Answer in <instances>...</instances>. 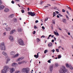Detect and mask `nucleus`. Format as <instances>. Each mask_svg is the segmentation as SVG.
Listing matches in <instances>:
<instances>
[{"instance_id": "10", "label": "nucleus", "mask_w": 73, "mask_h": 73, "mask_svg": "<svg viewBox=\"0 0 73 73\" xmlns=\"http://www.w3.org/2000/svg\"><path fill=\"white\" fill-rule=\"evenodd\" d=\"M24 57H21V58H18L17 60V61H19L20 60H22L24 59Z\"/></svg>"}, {"instance_id": "8", "label": "nucleus", "mask_w": 73, "mask_h": 73, "mask_svg": "<svg viewBox=\"0 0 73 73\" xmlns=\"http://www.w3.org/2000/svg\"><path fill=\"white\" fill-rule=\"evenodd\" d=\"M53 65H51L50 66V72H52L53 70Z\"/></svg>"}, {"instance_id": "4", "label": "nucleus", "mask_w": 73, "mask_h": 73, "mask_svg": "<svg viewBox=\"0 0 73 73\" xmlns=\"http://www.w3.org/2000/svg\"><path fill=\"white\" fill-rule=\"evenodd\" d=\"M18 42L19 44L21 46H23L24 45V41L22 39H19L18 40Z\"/></svg>"}, {"instance_id": "36", "label": "nucleus", "mask_w": 73, "mask_h": 73, "mask_svg": "<svg viewBox=\"0 0 73 73\" xmlns=\"http://www.w3.org/2000/svg\"><path fill=\"white\" fill-rule=\"evenodd\" d=\"M21 11L22 13H24V12H25L24 10H21Z\"/></svg>"}, {"instance_id": "31", "label": "nucleus", "mask_w": 73, "mask_h": 73, "mask_svg": "<svg viewBox=\"0 0 73 73\" xmlns=\"http://www.w3.org/2000/svg\"><path fill=\"white\" fill-rule=\"evenodd\" d=\"M54 9L55 10H58V9H57V7H54Z\"/></svg>"}, {"instance_id": "42", "label": "nucleus", "mask_w": 73, "mask_h": 73, "mask_svg": "<svg viewBox=\"0 0 73 73\" xmlns=\"http://www.w3.org/2000/svg\"><path fill=\"white\" fill-rule=\"evenodd\" d=\"M51 51L53 53H54V52L55 51V50L54 49H53L52 50H51Z\"/></svg>"}, {"instance_id": "19", "label": "nucleus", "mask_w": 73, "mask_h": 73, "mask_svg": "<svg viewBox=\"0 0 73 73\" xmlns=\"http://www.w3.org/2000/svg\"><path fill=\"white\" fill-rule=\"evenodd\" d=\"M53 44L52 43L50 42V43L49 44H48V46L49 47H51V46H52V45Z\"/></svg>"}, {"instance_id": "9", "label": "nucleus", "mask_w": 73, "mask_h": 73, "mask_svg": "<svg viewBox=\"0 0 73 73\" xmlns=\"http://www.w3.org/2000/svg\"><path fill=\"white\" fill-rule=\"evenodd\" d=\"M13 72H15V69H14V68H12L11 69L10 72V73H13Z\"/></svg>"}, {"instance_id": "15", "label": "nucleus", "mask_w": 73, "mask_h": 73, "mask_svg": "<svg viewBox=\"0 0 73 73\" xmlns=\"http://www.w3.org/2000/svg\"><path fill=\"white\" fill-rule=\"evenodd\" d=\"M16 32V30H13L10 32V34L12 35L13 33L14 32Z\"/></svg>"}, {"instance_id": "16", "label": "nucleus", "mask_w": 73, "mask_h": 73, "mask_svg": "<svg viewBox=\"0 0 73 73\" xmlns=\"http://www.w3.org/2000/svg\"><path fill=\"white\" fill-rule=\"evenodd\" d=\"M5 7V6L3 5L1 6H0V10H2V9H3Z\"/></svg>"}, {"instance_id": "37", "label": "nucleus", "mask_w": 73, "mask_h": 73, "mask_svg": "<svg viewBox=\"0 0 73 73\" xmlns=\"http://www.w3.org/2000/svg\"><path fill=\"white\" fill-rule=\"evenodd\" d=\"M15 73H20V71H17L15 72Z\"/></svg>"}, {"instance_id": "61", "label": "nucleus", "mask_w": 73, "mask_h": 73, "mask_svg": "<svg viewBox=\"0 0 73 73\" xmlns=\"http://www.w3.org/2000/svg\"><path fill=\"white\" fill-rule=\"evenodd\" d=\"M27 11H29V8H27Z\"/></svg>"}, {"instance_id": "11", "label": "nucleus", "mask_w": 73, "mask_h": 73, "mask_svg": "<svg viewBox=\"0 0 73 73\" xmlns=\"http://www.w3.org/2000/svg\"><path fill=\"white\" fill-rule=\"evenodd\" d=\"M19 54H17L15 56H12V58H16V57H17L19 56Z\"/></svg>"}, {"instance_id": "32", "label": "nucleus", "mask_w": 73, "mask_h": 73, "mask_svg": "<svg viewBox=\"0 0 73 73\" xmlns=\"http://www.w3.org/2000/svg\"><path fill=\"white\" fill-rule=\"evenodd\" d=\"M53 15V17H54V16H56V14L54 12Z\"/></svg>"}, {"instance_id": "52", "label": "nucleus", "mask_w": 73, "mask_h": 73, "mask_svg": "<svg viewBox=\"0 0 73 73\" xmlns=\"http://www.w3.org/2000/svg\"><path fill=\"white\" fill-rule=\"evenodd\" d=\"M66 12H67V13L68 14V15H70L69 13V12H68V11H67Z\"/></svg>"}, {"instance_id": "49", "label": "nucleus", "mask_w": 73, "mask_h": 73, "mask_svg": "<svg viewBox=\"0 0 73 73\" xmlns=\"http://www.w3.org/2000/svg\"><path fill=\"white\" fill-rule=\"evenodd\" d=\"M11 3L12 4H14V3H15V2L13 1H12Z\"/></svg>"}, {"instance_id": "30", "label": "nucleus", "mask_w": 73, "mask_h": 73, "mask_svg": "<svg viewBox=\"0 0 73 73\" xmlns=\"http://www.w3.org/2000/svg\"><path fill=\"white\" fill-rule=\"evenodd\" d=\"M27 62L25 60H23L22 61V63L23 64V63H27Z\"/></svg>"}, {"instance_id": "58", "label": "nucleus", "mask_w": 73, "mask_h": 73, "mask_svg": "<svg viewBox=\"0 0 73 73\" xmlns=\"http://www.w3.org/2000/svg\"><path fill=\"white\" fill-rule=\"evenodd\" d=\"M55 12L56 13H59V12L58 11H56Z\"/></svg>"}, {"instance_id": "46", "label": "nucleus", "mask_w": 73, "mask_h": 73, "mask_svg": "<svg viewBox=\"0 0 73 73\" xmlns=\"http://www.w3.org/2000/svg\"><path fill=\"white\" fill-rule=\"evenodd\" d=\"M33 35H35V34L36 33V31H34L33 32Z\"/></svg>"}, {"instance_id": "20", "label": "nucleus", "mask_w": 73, "mask_h": 73, "mask_svg": "<svg viewBox=\"0 0 73 73\" xmlns=\"http://www.w3.org/2000/svg\"><path fill=\"white\" fill-rule=\"evenodd\" d=\"M14 16H15V15L13 14H11L9 16V17H11V18L13 17Z\"/></svg>"}, {"instance_id": "38", "label": "nucleus", "mask_w": 73, "mask_h": 73, "mask_svg": "<svg viewBox=\"0 0 73 73\" xmlns=\"http://www.w3.org/2000/svg\"><path fill=\"white\" fill-rule=\"evenodd\" d=\"M18 64H23V61H21V62H18Z\"/></svg>"}, {"instance_id": "59", "label": "nucleus", "mask_w": 73, "mask_h": 73, "mask_svg": "<svg viewBox=\"0 0 73 73\" xmlns=\"http://www.w3.org/2000/svg\"><path fill=\"white\" fill-rule=\"evenodd\" d=\"M56 17L57 18H59V17H60L58 15H57Z\"/></svg>"}, {"instance_id": "35", "label": "nucleus", "mask_w": 73, "mask_h": 73, "mask_svg": "<svg viewBox=\"0 0 73 73\" xmlns=\"http://www.w3.org/2000/svg\"><path fill=\"white\" fill-rule=\"evenodd\" d=\"M2 1L1 0H0V5H2Z\"/></svg>"}, {"instance_id": "25", "label": "nucleus", "mask_w": 73, "mask_h": 73, "mask_svg": "<svg viewBox=\"0 0 73 73\" xmlns=\"http://www.w3.org/2000/svg\"><path fill=\"white\" fill-rule=\"evenodd\" d=\"M2 54H3L5 56H6V55H7V54H6L5 52L4 51H3L2 52Z\"/></svg>"}, {"instance_id": "56", "label": "nucleus", "mask_w": 73, "mask_h": 73, "mask_svg": "<svg viewBox=\"0 0 73 73\" xmlns=\"http://www.w3.org/2000/svg\"><path fill=\"white\" fill-rule=\"evenodd\" d=\"M43 3H44V2H42V1H41V3H40V4L41 5H42V4Z\"/></svg>"}, {"instance_id": "60", "label": "nucleus", "mask_w": 73, "mask_h": 73, "mask_svg": "<svg viewBox=\"0 0 73 73\" xmlns=\"http://www.w3.org/2000/svg\"><path fill=\"white\" fill-rule=\"evenodd\" d=\"M43 37L44 38H45V36H44V35H43V36H42L41 38H42Z\"/></svg>"}, {"instance_id": "62", "label": "nucleus", "mask_w": 73, "mask_h": 73, "mask_svg": "<svg viewBox=\"0 0 73 73\" xmlns=\"http://www.w3.org/2000/svg\"><path fill=\"white\" fill-rule=\"evenodd\" d=\"M58 29L60 31H62V29H61V28H59Z\"/></svg>"}, {"instance_id": "3", "label": "nucleus", "mask_w": 73, "mask_h": 73, "mask_svg": "<svg viewBox=\"0 0 73 73\" xmlns=\"http://www.w3.org/2000/svg\"><path fill=\"white\" fill-rule=\"evenodd\" d=\"M8 69V66H5L4 67V69L2 70L1 72L2 73H7V72Z\"/></svg>"}, {"instance_id": "51", "label": "nucleus", "mask_w": 73, "mask_h": 73, "mask_svg": "<svg viewBox=\"0 0 73 73\" xmlns=\"http://www.w3.org/2000/svg\"><path fill=\"white\" fill-rule=\"evenodd\" d=\"M56 52H59V50H58V49H56Z\"/></svg>"}, {"instance_id": "26", "label": "nucleus", "mask_w": 73, "mask_h": 73, "mask_svg": "<svg viewBox=\"0 0 73 73\" xmlns=\"http://www.w3.org/2000/svg\"><path fill=\"white\" fill-rule=\"evenodd\" d=\"M10 59H8L7 60V61L6 62V64H7L8 63V62H9L10 61Z\"/></svg>"}, {"instance_id": "34", "label": "nucleus", "mask_w": 73, "mask_h": 73, "mask_svg": "<svg viewBox=\"0 0 73 73\" xmlns=\"http://www.w3.org/2000/svg\"><path fill=\"white\" fill-rule=\"evenodd\" d=\"M61 57V56L60 55H59L58 56V58H60Z\"/></svg>"}, {"instance_id": "24", "label": "nucleus", "mask_w": 73, "mask_h": 73, "mask_svg": "<svg viewBox=\"0 0 73 73\" xmlns=\"http://www.w3.org/2000/svg\"><path fill=\"white\" fill-rule=\"evenodd\" d=\"M59 66V65H58V63H55V67H57V66Z\"/></svg>"}, {"instance_id": "6", "label": "nucleus", "mask_w": 73, "mask_h": 73, "mask_svg": "<svg viewBox=\"0 0 73 73\" xmlns=\"http://www.w3.org/2000/svg\"><path fill=\"white\" fill-rule=\"evenodd\" d=\"M28 13L29 14V15H31V16L33 17L36 15V13H35V12H28Z\"/></svg>"}, {"instance_id": "14", "label": "nucleus", "mask_w": 73, "mask_h": 73, "mask_svg": "<svg viewBox=\"0 0 73 73\" xmlns=\"http://www.w3.org/2000/svg\"><path fill=\"white\" fill-rule=\"evenodd\" d=\"M22 31H23V30L21 28L18 29V32H21Z\"/></svg>"}, {"instance_id": "53", "label": "nucleus", "mask_w": 73, "mask_h": 73, "mask_svg": "<svg viewBox=\"0 0 73 73\" xmlns=\"http://www.w3.org/2000/svg\"><path fill=\"white\" fill-rule=\"evenodd\" d=\"M42 29H45V28L44 27V26L42 27Z\"/></svg>"}, {"instance_id": "2", "label": "nucleus", "mask_w": 73, "mask_h": 73, "mask_svg": "<svg viewBox=\"0 0 73 73\" xmlns=\"http://www.w3.org/2000/svg\"><path fill=\"white\" fill-rule=\"evenodd\" d=\"M29 71H30V69L28 67L23 68L22 70V72L23 73H29Z\"/></svg>"}, {"instance_id": "13", "label": "nucleus", "mask_w": 73, "mask_h": 73, "mask_svg": "<svg viewBox=\"0 0 73 73\" xmlns=\"http://www.w3.org/2000/svg\"><path fill=\"white\" fill-rule=\"evenodd\" d=\"M9 10L8 9L6 8H5L4 9V12H9Z\"/></svg>"}, {"instance_id": "41", "label": "nucleus", "mask_w": 73, "mask_h": 73, "mask_svg": "<svg viewBox=\"0 0 73 73\" xmlns=\"http://www.w3.org/2000/svg\"><path fill=\"white\" fill-rule=\"evenodd\" d=\"M67 7L68 8V9H69L70 10H71V11H72V9L70 7H69L67 6Z\"/></svg>"}, {"instance_id": "39", "label": "nucleus", "mask_w": 73, "mask_h": 73, "mask_svg": "<svg viewBox=\"0 0 73 73\" xmlns=\"http://www.w3.org/2000/svg\"><path fill=\"white\" fill-rule=\"evenodd\" d=\"M14 21L15 23L17 22V19H14Z\"/></svg>"}, {"instance_id": "27", "label": "nucleus", "mask_w": 73, "mask_h": 73, "mask_svg": "<svg viewBox=\"0 0 73 73\" xmlns=\"http://www.w3.org/2000/svg\"><path fill=\"white\" fill-rule=\"evenodd\" d=\"M66 17L67 19L68 20H69V17H68V16L67 15H66Z\"/></svg>"}, {"instance_id": "22", "label": "nucleus", "mask_w": 73, "mask_h": 73, "mask_svg": "<svg viewBox=\"0 0 73 73\" xmlns=\"http://www.w3.org/2000/svg\"><path fill=\"white\" fill-rule=\"evenodd\" d=\"M63 23H66V19H64L63 20Z\"/></svg>"}, {"instance_id": "54", "label": "nucleus", "mask_w": 73, "mask_h": 73, "mask_svg": "<svg viewBox=\"0 0 73 73\" xmlns=\"http://www.w3.org/2000/svg\"><path fill=\"white\" fill-rule=\"evenodd\" d=\"M52 42H54V39H52V41H51Z\"/></svg>"}, {"instance_id": "50", "label": "nucleus", "mask_w": 73, "mask_h": 73, "mask_svg": "<svg viewBox=\"0 0 73 73\" xmlns=\"http://www.w3.org/2000/svg\"><path fill=\"white\" fill-rule=\"evenodd\" d=\"M38 23V20H36L35 21V23Z\"/></svg>"}, {"instance_id": "5", "label": "nucleus", "mask_w": 73, "mask_h": 73, "mask_svg": "<svg viewBox=\"0 0 73 73\" xmlns=\"http://www.w3.org/2000/svg\"><path fill=\"white\" fill-rule=\"evenodd\" d=\"M0 48L1 49V50H5L6 48H5V46H4V43L3 42L1 44Z\"/></svg>"}, {"instance_id": "28", "label": "nucleus", "mask_w": 73, "mask_h": 73, "mask_svg": "<svg viewBox=\"0 0 73 73\" xmlns=\"http://www.w3.org/2000/svg\"><path fill=\"white\" fill-rule=\"evenodd\" d=\"M37 42H40V40L39 38H36Z\"/></svg>"}, {"instance_id": "40", "label": "nucleus", "mask_w": 73, "mask_h": 73, "mask_svg": "<svg viewBox=\"0 0 73 73\" xmlns=\"http://www.w3.org/2000/svg\"><path fill=\"white\" fill-rule=\"evenodd\" d=\"M34 57H35L36 58H38V56L36 55H34Z\"/></svg>"}, {"instance_id": "63", "label": "nucleus", "mask_w": 73, "mask_h": 73, "mask_svg": "<svg viewBox=\"0 0 73 73\" xmlns=\"http://www.w3.org/2000/svg\"><path fill=\"white\" fill-rule=\"evenodd\" d=\"M48 36L50 37H51L52 36V35H50Z\"/></svg>"}, {"instance_id": "45", "label": "nucleus", "mask_w": 73, "mask_h": 73, "mask_svg": "<svg viewBox=\"0 0 73 73\" xmlns=\"http://www.w3.org/2000/svg\"><path fill=\"white\" fill-rule=\"evenodd\" d=\"M46 7H49V6H44V9H45V8H46Z\"/></svg>"}, {"instance_id": "23", "label": "nucleus", "mask_w": 73, "mask_h": 73, "mask_svg": "<svg viewBox=\"0 0 73 73\" xmlns=\"http://www.w3.org/2000/svg\"><path fill=\"white\" fill-rule=\"evenodd\" d=\"M69 68L70 69H71V70H73V68L72 67V66H71V65L70 64V65H69Z\"/></svg>"}, {"instance_id": "44", "label": "nucleus", "mask_w": 73, "mask_h": 73, "mask_svg": "<svg viewBox=\"0 0 73 73\" xmlns=\"http://www.w3.org/2000/svg\"><path fill=\"white\" fill-rule=\"evenodd\" d=\"M48 19V18H46L45 19V21H47Z\"/></svg>"}, {"instance_id": "43", "label": "nucleus", "mask_w": 73, "mask_h": 73, "mask_svg": "<svg viewBox=\"0 0 73 73\" xmlns=\"http://www.w3.org/2000/svg\"><path fill=\"white\" fill-rule=\"evenodd\" d=\"M46 52H48V50H46L44 51V53H46Z\"/></svg>"}, {"instance_id": "1", "label": "nucleus", "mask_w": 73, "mask_h": 73, "mask_svg": "<svg viewBox=\"0 0 73 73\" xmlns=\"http://www.w3.org/2000/svg\"><path fill=\"white\" fill-rule=\"evenodd\" d=\"M67 70L66 69L65 67L64 66H62V68L60 69L59 70L60 73H66Z\"/></svg>"}, {"instance_id": "18", "label": "nucleus", "mask_w": 73, "mask_h": 73, "mask_svg": "<svg viewBox=\"0 0 73 73\" xmlns=\"http://www.w3.org/2000/svg\"><path fill=\"white\" fill-rule=\"evenodd\" d=\"M5 29H6V31H11V28H10L9 27H7L6 28H5Z\"/></svg>"}, {"instance_id": "57", "label": "nucleus", "mask_w": 73, "mask_h": 73, "mask_svg": "<svg viewBox=\"0 0 73 73\" xmlns=\"http://www.w3.org/2000/svg\"><path fill=\"white\" fill-rule=\"evenodd\" d=\"M54 40L55 41H56V38L55 37H54Z\"/></svg>"}, {"instance_id": "12", "label": "nucleus", "mask_w": 73, "mask_h": 73, "mask_svg": "<svg viewBox=\"0 0 73 73\" xmlns=\"http://www.w3.org/2000/svg\"><path fill=\"white\" fill-rule=\"evenodd\" d=\"M18 64L17 63H13L12 64V66H16Z\"/></svg>"}, {"instance_id": "21", "label": "nucleus", "mask_w": 73, "mask_h": 73, "mask_svg": "<svg viewBox=\"0 0 73 73\" xmlns=\"http://www.w3.org/2000/svg\"><path fill=\"white\" fill-rule=\"evenodd\" d=\"M54 33L55 35H56V36H59V34H58V33H56V32L54 31Z\"/></svg>"}, {"instance_id": "7", "label": "nucleus", "mask_w": 73, "mask_h": 73, "mask_svg": "<svg viewBox=\"0 0 73 73\" xmlns=\"http://www.w3.org/2000/svg\"><path fill=\"white\" fill-rule=\"evenodd\" d=\"M9 38L10 40L11 41V42H13L14 41V39H13V36H9Z\"/></svg>"}, {"instance_id": "33", "label": "nucleus", "mask_w": 73, "mask_h": 73, "mask_svg": "<svg viewBox=\"0 0 73 73\" xmlns=\"http://www.w3.org/2000/svg\"><path fill=\"white\" fill-rule=\"evenodd\" d=\"M50 60H51V59H50V60H48L47 61L48 62V63H50H50H51V62H50Z\"/></svg>"}, {"instance_id": "29", "label": "nucleus", "mask_w": 73, "mask_h": 73, "mask_svg": "<svg viewBox=\"0 0 73 73\" xmlns=\"http://www.w3.org/2000/svg\"><path fill=\"white\" fill-rule=\"evenodd\" d=\"M66 67H67V68H69V65H70V64L69 65V64H66Z\"/></svg>"}, {"instance_id": "64", "label": "nucleus", "mask_w": 73, "mask_h": 73, "mask_svg": "<svg viewBox=\"0 0 73 73\" xmlns=\"http://www.w3.org/2000/svg\"><path fill=\"white\" fill-rule=\"evenodd\" d=\"M16 1H20V0H15Z\"/></svg>"}, {"instance_id": "47", "label": "nucleus", "mask_w": 73, "mask_h": 73, "mask_svg": "<svg viewBox=\"0 0 73 73\" xmlns=\"http://www.w3.org/2000/svg\"><path fill=\"white\" fill-rule=\"evenodd\" d=\"M34 29H37V27H36V26H34Z\"/></svg>"}, {"instance_id": "55", "label": "nucleus", "mask_w": 73, "mask_h": 73, "mask_svg": "<svg viewBox=\"0 0 73 73\" xmlns=\"http://www.w3.org/2000/svg\"><path fill=\"white\" fill-rule=\"evenodd\" d=\"M59 16H60V17H62V15H61L60 14H59Z\"/></svg>"}, {"instance_id": "17", "label": "nucleus", "mask_w": 73, "mask_h": 73, "mask_svg": "<svg viewBox=\"0 0 73 73\" xmlns=\"http://www.w3.org/2000/svg\"><path fill=\"white\" fill-rule=\"evenodd\" d=\"M10 54L11 55H15V52L14 51H11L10 52Z\"/></svg>"}, {"instance_id": "48", "label": "nucleus", "mask_w": 73, "mask_h": 73, "mask_svg": "<svg viewBox=\"0 0 73 73\" xmlns=\"http://www.w3.org/2000/svg\"><path fill=\"white\" fill-rule=\"evenodd\" d=\"M62 12H65V10H64V9H62Z\"/></svg>"}]
</instances>
